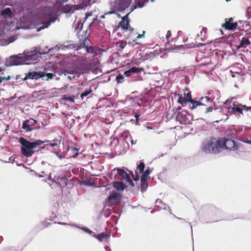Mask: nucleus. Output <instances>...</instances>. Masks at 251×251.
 Listing matches in <instances>:
<instances>
[{
	"mask_svg": "<svg viewBox=\"0 0 251 251\" xmlns=\"http://www.w3.org/2000/svg\"><path fill=\"white\" fill-rule=\"evenodd\" d=\"M72 226H75V227H76L77 228H78L79 229H81L82 230H83V231H85L87 233H88L89 234H92L93 235L94 234V233L92 230H90L88 227H85V226H80L77 225H75V224H72L71 225Z\"/></svg>",
	"mask_w": 251,
	"mask_h": 251,
	"instance_id": "bb28decb",
	"label": "nucleus"
},
{
	"mask_svg": "<svg viewBox=\"0 0 251 251\" xmlns=\"http://www.w3.org/2000/svg\"><path fill=\"white\" fill-rule=\"evenodd\" d=\"M41 73H42V72H41V71L29 72L25 74V77L24 78V80L28 79L37 80V79L41 78V76H42Z\"/></svg>",
	"mask_w": 251,
	"mask_h": 251,
	"instance_id": "ddd939ff",
	"label": "nucleus"
},
{
	"mask_svg": "<svg viewBox=\"0 0 251 251\" xmlns=\"http://www.w3.org/2000/svg\"><path fill=\"white\" fill-rule=\"evenodd\" d=\"M244 108V109L246 110L247 111H251V106H247L246 105H244L243 106H242Z\"/></svg>",
	"mask_w": 251,
	"mask_h": 251,
	"instance_id": "3c124183",
	"label": "nucleus"
},
{
	"mask_svg": "<svg viewBox=\"0 0 251 251\" xmlns=\"http://www.w3.org/2000/svg\"><path fill=\"white\" fill-rule=\"evenodd\" d=\"M42 76L41 78H42L44 80L49 81L50 79H52L56 75L52 73H46L43 72H42Z\"/></svg>",
	"mask_w": 251,
	"mask_h": 251,
	"instance_id": "aec40b11",
	"label": "nucleus"
},
{
	"mask_svg": "<svg viewBox=\"0 0 251 251\" xmlns=\"http://www.w3.org/2000/svg\"><path fill=\"white\" fill-rule=\"evenodd\" d=\"M53 143H50V145L52 147H59V144H60V140L57 139H54L53 140Z\"/></svg>",
	"mask_w": 251,
	"mask_h": 251,
	"instance_id": "f704fd0d",
	"label": "nucleus"
},
{
	"mask_svg": "<svg viewBox=\"0 0 251 251\" xmlns=\"http://www.w3.org/2000/svg\"><path fill=\"white\" fill-rule=\"evenodd\" d=\"M82 9V7L80 5H65L62 8V11L65 13L72 14L76 10Z\"/></svg>",
	"mask_w": 251,
	"mask_h": 251,
	"instance_id": "f8f14e48",
	"label": "nucleus"
},
{
	"mask_svg": "<svg viewBox=\"0 0 251 251\" xmlns=\"http://www.w3.org/2000/svg\"><path fill=\"white\" fill-rule=\"evenodd\" d=\"M53 152L54 154H55L57 155V156L59 158H60V159H62V158H63L62 155L59 154L58 152H56V151H53Z\"/></svg>",
	"mask_w": 251,
	"mask_h": 251,
	"instance_id": "4d7b16f0",
	"label": "nucleus"
},
{
	"mask_svg": "<svg viewBox=\"0 0 251 251\" xmlns=\"http://www.w3.org/2000/svg\"><path fill=\"white\" fill-rule=\"evenodd\" d=\"M46 53V52H42L36 50L24 51L23 54L25 64L28 65L38 62L40 58V55Z\"/></svg>",
	"mask_w": 251,
	"mask_h": 251,
	"instance_id": "423d86ee",
	"label": "nucleus"
},
{
	"mask_svg": "<svg viewBox=\"0 0 251 251\" xmlns=\"http://www.w3.org/2000/svg\"><path fill=\"white\" fill-rule=\"evenodd\" d=\"M146 2H147V0H135V4L129 9L130 12L133 11L137 7H143Z\"/></svg>",
	"mask_w": 251,
	"mask_h": 251,
	"instance_id": "a211bd4d",
	"label": "nucleus"
},
{
	"mask_svg": "<svg viewBox=\"0 0 251 251\" xmlns=\"http://www.w3.org/2000/svg\"><path fill=\"white\" fill-rule=\"evenodd\" d=\"M67 100L70 101V102H74V100L73 99H72V98H70V97H69L67 99Z\"/></svg>",
	"mask_w": 251,
	"mask_h": 251,
	"instance_id": "680f3d73",
	"label": "nucleus"
},
{
	"mask_svg": "<svg viewBox=\"0 0 251 251\" xmlns=\"http://www.w3.org/2000/svg\"><path fill=\"white\" fill-rule=\"evenodd\" d=\"M83 28V24L81 22H78L77 24V26L76 27V29H78L81 30Z\"/></svg>",
	"mask_w": 251,
	"mask_h": 251,
	"instance_id": "37998d69",
	"label": "nucleus"
},
{
	"mask_svg": "<svg viewBox=\"0 0 251 251\" xmlns=\"http://www.w3.org/2000/svg\"><path fill=\"white\" fill-rule=\"evenodd\" d=\"M113 171H117L118 174L126 181L127 179H129V176L126 171L123 169L119 168H116L113 169Z\"/></svg>",
	"mask_w": 251,
	"mask_h": 251,
	"instance_id": "f3484780",
	"label": "nucleus"
},
{
	"mask_svg": "<svg viewBox=\"0 0 251 251\" xmlns=\"http://www.w3.org/2000/svg\"><path fill=\"white\" fill-rule=\"evenodd\" d=\"M127 182H128L129 184L132 186H134V183L133 182V181L130 179V177H129V179H127L126 180Z\"/></svg>",
	"mask_w": 251,
	"mask_h": 251,
	"instance_id": "6e6d98bb",
	"label": "nucleus"
},
{
	"mask_svg": "<svg viewBox=\"0 0 251 251\" xmlns=\"http://www.w3.org/2000/svg\"><path fill=\"white\" fill-rule=\"evenodd\" d=\"M49 141H42L36 140L33 142H30L24 137L19 139V142L21 144V151L23 156L26 158L30 157L34 153L33 149L43 143L48 142Z\"/></svg>",
	"mask_w": 251,
	"mask_h": 251,
	"instance_id": "f03ea898",
	"label": "nucleus"
},
{
	"mask_svg": "<svg viewBox=\"0 0 251 251\" xmlns=\"http://www.w3.org/2000/svg\"><path fill=\"white\" fill-rule=\"evenodd\" d=\"M113 187L118 191H123L126 187V185L123 182L115 181L113 184Z\"/></svg>",
	"mask_w": 251,
	"mask_h": 251,
	"instance_id": "412c9836",
	"label": "nucleus"
},
{
	"mask_svg": "<svg viewBox=\"0 0 251 251\" xmlns=\"http://www.w3.org/2000/svg\"><path fill=\"white\" fill-rule=\"evenodd\" d=\"M232 100H233V98H231L230 99L227 100L224 102L225 104H228V103H230Z\"/></svg>",
	"mask_w": 251,
	"mask_h": 251,
	"instance_id": "13d9d810",
	"label": "nucleus"
},
{
	"mask_svg": "<svg viewBox=\"0 0 251 251\" xmlns=\"http://www.w3.org/2000/svg\"><path fill=\"white\" fill-rule=\"evenodd\" d=\"M245 142L247 143V144H251V140H247L245 141Z\"/></svg>",
	"mask_w": 251,
	"mask_h": 251,
	"instance_id": "338daca9",
	"label": "nucleus"
},
{
	"mask_svg": "<svg viewBox=\"0 0 251 251\" xmlns=\"http://www.w3.org/2000/svg\"><path fill=\"white\" fill-rule=\"evenodd\" d=\"M155 202H156V205L163 203L162 201L160 199H157Z\"/></svg>",
	"mask_w": 251,
	"mask_h": 251,
	"instance_id": "052dcab7",
	"label": "nucleus"
},
{
	"mask_svg": "<svg viewBox=\"0 0 251 251\" xmlns=\"http://www.w3.org/2000/svg\"><path fill=\"white\" fill-rule=\"evenodd\" d=\"M145 168V164L143 162H141L137 166V169L139 170L140 174L143 173Z\"/></svg>",
	"mask_w": 251,
	"mask_h": 251,
	"instance_id": "72a5a7b5",
	"label": "nucleus"
},
{
	"mask_svg": "<svg viewBox=\"0 0 251 251\" xmlns=\"http://www.w3.org/2000/svg\"><path fill=\"white\" fill-rule=\"evenodd\" d=\"M91 90H85L84 92H83L82 93H81V95H80V97L82 99H83L84 97L88 96L89 94H90L91 93Z\"/></svg>",
	"mask_w": 251,
	"mask_h": 251,
	"instance_id": "ea45409f",
	"label": "nucleus"
},
{
	"mask_svg": "<svg viewBox=\"0 0 251 251\" xmlns=\"http://www.w3.org/2000/svg\"><path fill=\"white\" fill-rule=\"evenodd\" d=\"M96 0H82V5H81L82 7V8L84 7H87V6L94 3Z\"/></svg>",
	"mask_w": 251,
	"mask_h": 251,
	"instance_id": "c85d7f7f",
	"label": "nucleus"
},
{
	"mask_svg": "<svg viewBox=\"0 0 251 251\" xmlns=\"http://www.w3.org/2000/svg\"><path fill=\"white\" fill-rule=\"evenodd\" d=\"M135 174H136V176H134L133 175V179L135 181H138L139 179V176L137 174V172H135Z\"/></svg>",
	"mask_w": 251,
	"mask_h": 251,
	"instance_id": "603ef678",
	"label": "nucleus"
},
{
	"mask_svg": "<svg viewBox=\"0 0 251 251\" xmlns=\"http://www.w3.org/2000/svg\"><path fill=\"white\" fill-rule=\"evenodd\" d=\"M148 186L147 181H141V189L143 193L146 191Z\"/></svg>",
	"mask_w": 251,
	"mask_h": 251,
	"instance_id": "2f4dec72",
	"label": "nucleus"
},
{
	"mask_svg": "<svg viewBox=\"0 0 251 251\" xmlns=\"http://www.w3.org/2000/svg\"><path fill=\"white\" fill-rule=\"evenodd\" d=\"M220 146H221V151L223 148L232 151H236L238 149V146L236 144L234 141L226 139L225 138L220 139Z\"/></svg>",
	"mask_w": 251,
	"mask_h": 251,
	"instance_id": "9d476101",
	"label": "nucleus"
},
{
	"mask_svg": "<svg viewBox=\"0 0 251 251\" xmlns=\"http://www.w3.org/2000/svg\"><path fill=\"white\" fill-rule=\"evenodd\" d=\"M122 196L121 194L116 191L112 192L108 197V200L109 201H112L117 202L121 199Z\"/></svg>",
	"mask_w": 251,
	"mask_h": 251,
	"instance_id": "dca6fc26",
	"label": "nucleus"
},
{
	"mask_svg": "<svg viewBox=\"0 0 251 251\" xmlns=\"http://www.w3.org/2000/svg\"><path fill=\"white\" fill-rule=\"evenodd\" d=\"M230 73L231 74V76H232L233 77H235V75L233 74V72H232L231 71H230Z\"/></svg>",
	"mask_w": 251,
	"mask_h": 251,
	"instance_id": "774afa93",
	"label": "nucleus"
},
{
	"mask_svg": "<svg viewBox=\"0 0 251 251\" xmlns=\"http://www.w3.org/2000/svg\"><path fill=\"white\" fill-rule=\"evenodd\" d=\"M87 39L85 38L84 40V44L83 45V48H85L87 53H93L94 52V49L92 47H88L85 46V43L87 41Z\"/></svg>",
	"mask_w": 251,
	"mask_h": 251,
	"instance_id": "cd10ccee",
	"label": "nucleus"
},
{
	"mask_svg": "<svg viewBox=\"0 0 251 251\" xmlns=\"http://www.w3.org/2000/svg\"><path fill=\"white\" fill-rule=\"evenodd\" d=\"M27 120L29 121L28 124L31 127H33V126L37 123V121L33 119H30Z\"/></svg>",
	"mask_w": 251,
	"mask_h": 251,
	"instance_id": "e433bc0d",
	"label": "nucleus"
},
{
	"mask_svg": "<svg viewBox=\"0 0 251 251\" xmlns=\"http://www.w3.org/2000/svg\"><path fill=\"white\" fill-rule=\"evenodd\" d=\"M91 15H92V14L90 13H86V17H85V18L87 19L88 17L91 16Z\"/></svg>",
	"mask_w": 251,
	"mask_h": 251,
	"instance_id": "0e129e2a",
	"label": "nucleus"
},
{
	"mask_svg": "<svg viewBox=\"0 0 251 251\" xmlns=\"http://www.w3.org/2000/svg\"><path fill=\"white\" fill-rule=\"evenodd\" d=\"M14 40H15V39H14V37H12L6 41V44L8 45V44H10V43L14 42Z\"/></svg>",
	"mask_w": 251,
	"mask_h": 251,
	"instance_id": "de8ad7c7",
	"label": "nucleus"
},
{
	"mask_svg": "<svg viewBox=\"0 0 251 251\" xmlns=\"http://www.w3.org/2000/svg\"><path fill=\"white\" fill-rule=\"evenodd\" d=\"M24 61V55L22 53L18 55L11 56L6 59L5 64L7 67L12 66H17L25 64Z\"/></svg>",
	"mask_w": 251,
	"mask_h": 251,
	"instance_id": "6e6552de",
	"label": "nucleus"
},
{
	"mask_svg": "<svg viewBox=\"0 0 251 251\" xmlns=\"http://www.w3.org/2000/svg\"><path fill=\"white\" fill-rule=\"evenodd\" d=\"M148 176H145L144 174H143L141 177V181H147Z\"/></svg>",
	"mask_w": 251,
	"mask_h": 251,
	"instance_id": "a18cd8bd",
	"label": "nucleus"
},
{
	"mask_svg": "<svg viewBox=\"0 0 251 251\" xmlns=\"http://www.w3.org/2000/svg\"><path fill=\"white\" fill-rule=\"evenodd\" d=\"M1 14L3 15L4 17H11L12 16V12L11 9L10 8H6L4 9L1 12Z\"/></svg>",
	"mask_w": 251,
	"mask_h": 251,
	"instance_id": "393cba45",
	"label": "nucleus"
},
{
	"mask_svg": "<svg viewBox=\"0 0 251 251\" xmlns=\"http://www.w3.org/2000/svg\"><path fill=\"white\" fill-rule=\"evenodd\" d=\"M246 15L249 18L251 17V7H249L247 9L246 12Z\"/></svg>",
	"mask_w": 251,
	"mask_h": 251,
	"instance_id": "c03bdc74",
	"label": "nucleus"
},
{
	"mask_svg": "<svg viewBox=\"0 0 251 251\" xmlns=\"http://www.w3.org/2000/svg\"><path fill=\"white\" fill-rule=\"evenodd\" d=\"M202 151L206 153H216L221 151L220 139H210L204 141L202 146Z\"/></svg>",
	"mask_w": 251,
	"mask_h": 251,
	"instance_id": "20e7f679",
	"label": "nucleus"
},
{
	"mask_svg": "<svg viewBox=\"0 0 251 251\" xmlns=\"http://www.w3.org/2000/svg\"><path fill=\"white\" fill-rule=\"evenodd\" d=\"M93 236L101 242L102 241L103 239H106L109 237L108 235L104 232H101L98 235H96L95 233H94Z\"/></svg>",
	"mask_w": 251,
	"mask_h": 251,
	"instance_id": "b1692460",
	"label": "nucleus"
},
{
	"mask_svg": "<svg viewBox=\"0 0 251 251\" xmlns=\"http://www.w3.org/2000/svg\"><path fill=\"white\" fill-rule=\"evenodd\" d=\"M71 63L73 66L68 68L63 72L65 76L68 75L83 74L88 68L86 62V58L82 56L75 57L72 59Z\"/></svg>",
	"mask_w": 251,
	"mask_h": 251,
	"instance_id": "f257e3e1",
	"label": "nucleus"
},
{
	"mask_svg": "<svg viewBox=\"0 0 251 251\" xmlns=\"http://www.w3.org/2000/svg\"><path fill=\"white\" fill-rule=\"evenodd\" d=\"M130 142L132 145H135L136 143L137 140H131Z\"/></svg>",
	"mask_w": 251,
	"mask_h": 251,
	"instance_id": "e2e57ef3",
	"label": "nucleus"
},
{
	"mask_svg": "<svg viewBox=\"0 0 251 251\" xmlns=\"http://www.w3.org/2000/svg\"><path fill=\"white\" fill-rule=\"evenodd\" d=\"M232 21V18L226 20V23L222 25L223 27H224L227 30H233L235 29L237 26V24L236 23H233Z\"/></svg>",
	"mask_w": 251,
	"mask_h": 251,
	"instance_id": "2eb2a0df",
	"label": "nucleus"
},
{
	"mask_svg": "<svg viewBox=\"0 0 251 251\" xmlns=\"http://www.w3.org/2000/svg\"><path fill=\"white\" fill-rule=\"evenodd\" d=\"M144 69L142 68L132 67L127 71L125 72L124 74L126 76H130L132 73H139L143 71Z\"/></svg>",
	"mask_w": 251,
	"mask_h": 251,
	"instance_id": "6ab92c4d",
	"label": "nucleus"
},
{
	"mask_svg": "<svg viewBox=\"0 0 251 251\" xmlns=\"http://www.w3.org/2000/svg\"><path fill=\"white\" fill-rule=\"evenodd\" d=\"M200 100L201 101L202 103H212L213 100L212 99L209 98L208 97L205 96L204 97H201L200 98Z\"/></svg>",
	"mask_w": 251,
	"mask_h": 251,
	"instance_id": "c756f323",
	"label": "nucleus"
},
{
	"mask_svg": "<svg viewBox=\"0 0 251 251\" xmlns=\"http://www.w3.org/2000/svg\"><path fill=\"white\" fill-rule=\"evenodd\" d=\"M192 116L186 111L178 112L176 114V120L181 124H190L192 121Z\"/></svg>",
	"mask_w": 251,
	"mask_h": 251,
	"instance_id": "1a4fd4ad",
	"label": "nucleus"
},
{
	"mask_svg": "<svg viewBox=\"0 0 251 251\" xmlns=\"http://www.w3.org/2000/svg\"><path fill=\"white\" fill-rule=\"evenodd\" d=\"M53 50H59V48L56 46L54 48H52L48 50V52L50 53V54L52 52V51Z\"/></svg>",
	"mask_w": 251,
	"mask_h": 251,
	"instance_id": "49530a36",
	"label": "nucleus"
},
{
	"mask_svg": "<svg viewBox=\"0 0 251 251\" xmlns=\"http://www.w3.org/2000/svg\"><path fill=\"white\" fill-rule=\"evenodd\" d=\"M134 116L136 118L135 124L136 125H138V118L140 116V114H137V113H135Z\"/></svg>",
	"mask_w": 251,
	"mask_h": 251,
	"instance_id": "8fccbe9b",
	"label": "nucleus"
},
{
	"mask_svg": "<svg viewBox=\"0 0 251 251\" xmlns=\"http://www.w3.org/2000/svg\"><path fill=\"white\" fill-rule=\"evenodd\" d=\"M250 45H251V35L243 37L242 38L240 43L238 46V49L245 48Z\"/></svg>",
	"mask_w": 251,
	"mask_h": 251,
	"instance_id": "4468645a",
	"label": "nucleus"
},
{
	"mask_svg": "<svg viewBox=\"0 0 251 251\" xmlns=\"http://www.w3.org/2000/svg\"><path fill=\"white\" fill-rule=\"evenodd\" d=\"M119 47L122 49L125 47V46L126 44V43L124 41H119Z\"/></svg>",
	"mask_w": 251,
	"mask_h": 251,
	"instance_id": "79ce46f5",
	"label": "nucleus"
},
{
	"mask_svg": "<svg viewBox=\"0 0 251 251\" xmlns=\"http://www.w3.org/2000/svg\"><path fill=\"white\" fill-rule=\"evenodd\" d=\"M28 123L29 121H27V120H25L23 123L22 128L25 130L26 132H30L34 129V127H31Z\"/></svg>",
	"mask_w": 251,
	"mask_h": 251,
	"instance_id": "4be33fe9",
	"label": "nucleus"
},
{
	"mask_svg": "<svg viewBox=\"0 0 251 251\" xmlns=\"http://www.w3.org/2000/svg\"><path fill=\"white\" fill-rule=\"evenodd\" d=\"M145 31H143L142 34H138V36H137L136 39L133 40V42H135V44H139L137 42H135L136 40L141 38H144L145 37Z\"/></svg>",
	"mask_w": 251,
	"mask_h": 251,
	"instance_id": "58836bf2",
	"label": "nucleus"
},
{
	"mask_svg": "<svg viewBox=\"0 0 251 251\" xmlns=\"http://www.w3.org/2000/svg\"><path fill=\"white\" fill-rule=\"evenodd\" d=\"M209 61H210V60L209 61H207V60H202V61H201L200 62V64H199V65L200 66H204L207 65L209 64Z\"/></svg>",
	"mask_w": 251,
	"mask_h": 251,
	"instance_id": "a19ab883",
	"label": "nucleus"
},
{
	"mask_svg": "<svg viewBox=\"0 0 251 251\" xmlns=\"http://www.w3.org/2000/svg\"><path fill=\"white\" fill-rule=\"evenodd\" d=\"M205 45L202 44V43H200L198 44V45L197 46V47H200V46H204Z\"/></svg>",
	"mask_w": 251,
	"mask_h": 251,
	"instance_id": "69168bd1",
	"label": "nucleus"
},
{
	"mask_svg": "<svg viewBox=\"0 0 251 251\" xmlns=\"http://www.w3.org/2000/svg\"><path fill=\"white\" fill-rule=\"evenodd\" d=\"M74 151H76L75 153L73 156V157L75 158L78 154V150L77 149H74Z\"/></svg>",
	"mask_w": 251,
	"mask_h": 251,
	"instance_id": "bf43d9fd",
	"label": "nucleus"
},
{
	"mask_svg": "<svg viewBox=\"0 0 251 251\" xmlns=\"http://www.w3.org/2000/svg\"><path fill=\"white\" fill-rule=\"evenodd\" d=\"M243 105L242 104L237 105L234 104L233 106L231 108V110L238 112L239 114H242V111L244 109V108L242 106Z\"/></svg>",
	"mask_w": 251,
	"mask_h": 251,
	"instance_id": "5701e85b",
	"label": "nucleus"
},
{
	"mask_svg": "<svg viewBox=\"0 0 251 251\" xmlns=\"http://www.w3.org/2000/svg\"><path fill=\"white\" fill-rule=\"evenodd\" d=\"M202 60H207L208 61H209V59L208 57H206L203 53L201 52L198 53L196 58V61L197 62H200Z\"/></svg>",
	"mask_w": 251,
	"mask_h": 251,
	"instance_id": "a878e982",
	"label": "nucleus"
},
{
	"mask_svg": "<svg viewBox=\"0 0 251 251\" xmlns=\"http://www.w3.org/2000/svg\"><path fill=\"white\" fill-rule=\"evenodd\" d=\"M124 78V76L121 74L118 75L116 77V79L118 83H122L123 82Z\"/></svg>",
	"mask_w": 251,
	"mask_h": 251,
	"instance_id": "c9c22d12",
	"label": "nucleus"
},
{
	"mask_svg": "<svg viewBox=\"0 0 251 251\" xmlns=\"http://www.w3.org/2000/svg\"><path fill=\"white\" fill-rule=\"evenodd\" d=\"M131 12L129 11V12L122 18V20L119 23V26L121 27L123 29L128 30L130 31H132L134 30V29L130 26L128 20V15Z\"/></svg>",
	"mask_w": 251,
	"mask_h": 251,
	"instance_id": "9b49d317",
	"label": "nucleus"
},
{
	"mask_svg": "<svg viewBox=\"0 0 251 251\" xmlns=\"http://www.w3.org/2000/svg\"><path fill=\"white\" fill-rule=\"evenodd\" d=\"M187 91V89L184 90V97L185 98L188 102H190L193 100L191 97V92H188L186 93V92Z\"/></svg>",
	"mask_w": 251,
	"mask_h": 251,
	"instance_id": "7c9ffc66",
	"label": "nucleus"
},
{
	"mask_svg": "<svg viewBox=\"0 0 251 251\" xmlns=\"http://www.w3.org/2000/svg\"><path fill=\"white\" fill-rule=\"evenodd\" d=\"M190 102L192 104V105H189L190 108L191 109H194L198 106H201L202 107L200 108V110H202L201 115L203 116H206L210 112H212L214 110V108L212 106H208V104L199 101L192 100Z\"/></svg>",
	"mask_w": 251,
	"mask_h": 251,
	"instance_id": "0eeeda50",
	"label": "nucleus"
},
{
	"mask_svg": "<svg viewBox=\"0 0 251 251\" xmlns=\"http://www.w3.org/2000/svg\"><path fill=\"white\" fill-rule=\"evenodd\" d=\"M81 185H84L85 186H90L93 185V183H92L90 181H82L80 182Z\"/></svg>",
	"mask_w": 251,
	"mask_h": 251,
	"instance_id": "4c0bfd02",
	"label": "nucleus"
},
{
	"mask_svg": "<svg viewBox=\"0 0 251 251\" xmlns=\"http://www.w3.org/2000/svg\"><path fill=\"white\" fill-rule=\"evenodd\" d=\"M67 76L68 77V78L70 80H73L75 77V75H68Z\"/></svg>",
	"mask_w": 251,
	"mask_h": 251,
	"instance_id": "5fc2aeb1",
	"label": "nucleus"
},
{
	"mask_svg": "<svg viewBox=\"0 0 251 251\" xmlns=\"http://www.w3.org/2000/svg\"><path fill=\"white\" fill-rule=\"evenodd\" d=\"M143 174H144L145 176H148L151 174V171L149 169H146Z\"/></svg>",
	"mask_w": 251,
	"mask_h": 251,
	"instance_id": "864d4df0",
	"label": "nucleus"
},
{
	"mask_svg": "<svg viewBox=\"0 0 251 251\" xmlns=\"http://www.w3.org/2000/svg\"><path fill=\"white\" fill-rule=\"evenodd\" d=\"M178 96L179 98L177 100V102L178 103L183 105L184 104H185L187 102H188L185 97H182L180 95H178Z\"/></svg>",
	"mask_w": 251,
	"mask_h": 251,
	"instance_id": "473e14b6",
	"label": "nucleus"
},
{
	"mask_svg": "<svg viewBox=\"0 0 251 251\" xmlns=\"http://www.w3.org/2000/svg\"><path fill=\"white\" fill-rule=\"evenodd\" d=\"M171 35H172L171 31L170 30H168L167 32L166 36V39L168 40L169 39V38L171 36Z\"/></svg>",
	"mask_w": 251,
	"mask_h": 251,
	"instance_id": "09e8293b",
	"label": "nucleus"
},
{
	"mask_svg": "<svg viewBox=\"0 0 251 251\" xmlns=\"http://www.w3.org/2000/svg\"><path fill=\"white\" fill-rule=\"evenodd\" d=\"M132 0H114L110 2L111 11L107 12L105 15L117 14L118 12L125 11L129 8Z\"/></svg>",
	"mask_w": 251,
	"mask_h": 251,
	"instance_id": "7ed1b4c3",
	"label": "nucleus"
},
{
	"mask_svg": "<svg viewBox=\"0 0 251 251\" xmlns=\"http://www.w3.org/2000/svg\"><path fill=\"white\" fill-rule=\"evenodd\" d=\"M51 10L50 8H47L46 11L43 13V21L39 25L37 30V31H40L44 28H48L51 23L55 22L57 18L53 16Z\"/></svg>",
	"mask_w": 251,
	"mask_h": 251,
	"instance_id": "39448f33",
	"label": "nucleus"
}]
</instances>
